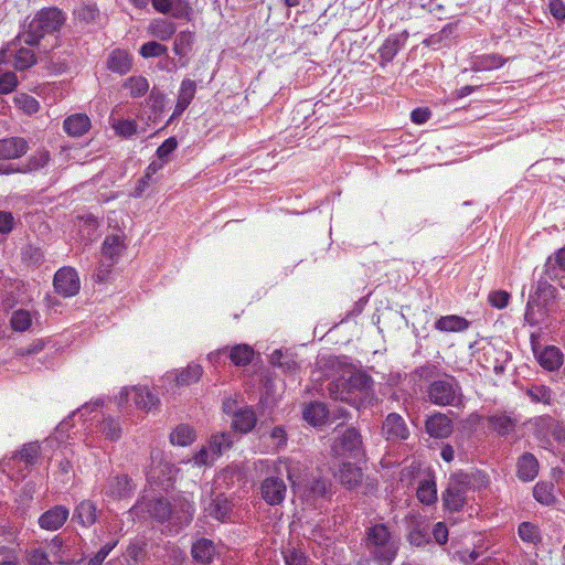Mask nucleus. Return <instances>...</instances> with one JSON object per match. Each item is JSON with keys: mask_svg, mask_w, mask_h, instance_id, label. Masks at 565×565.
<instances>
[{"mask_svg": "<svg viewBox=\"0 0 565 565\" xmlns=\"http://www.w3.org/2000/svg\"><path fill=\"white\" fill-rule=\"evenodd\" d=\"M231 433L216 434L211 437L209 443L211 452L220 456L223 451L228 450L233 446Z\"/></svg>", "mask_w": 565, "mask_h": 565, "instance_id": "a19ab883", "label": "nucleus"}, {"mask_svg": "<svg viewBox=\"0 0 565 565\" xmlns=\"http://www.w3.org/2000/svg\"><path fill=\"white\" fill-rule=\"evenodd\" d=\"M49 547H50V551L51 553L53 554V556L55 557V562L58 564V565H78L79 563L83 562V558L78 559V561H74V559H67L63 552H62V547H63V541L60 536H55L49 544Z\"/></svg>", "mask_w": 565, "mask_h": 565, "instance_id": "de8ad7c7", "label": "nucleus"}, {"mask_svg": "<svg viewBox=\"0 0 565 565\" xmlns=\"http://www.w3.org/2000/svg\"><path fill=\"white\" fill-rule=\"evenodd\" d=\"M29 150L28 141L22 137H8L0 139V160L21 158Z\"/></svg>", "mask_w": 565, "mask_h": 565, "instance_id": "f8f14e48", "label": "nucleus"}, {"mask_svg": "<svg viewBox=\"0 0 565 565\" xmlns=\"http://www.w3.org/2000/svg\"><path fill=\"white\" fill-rule=\"evenodd\" d=\"M137 513L148 512L149 515L158 521H164L172 518V507L170 502L162 498L142 499L132 508Z\"/></svg>", "mask_w": 565, "mask_h": 565, "instance_id": "1a4fd4ad", "label": "nucleus"}, {"mask_svg": "<svg viewBox=\"0 0 565 565\" xmlns=\"http://www.w3.org/2000/svg\"><path fill=\"white\" fill-rule=\"evenodd\" d=\"M178 147V140L175 137L168 138L162 145H160L156 151L159 160L167 162L170 153H172Z\"/></svg>", "mask_w": 565, "mask_h": 565, "instance_id": "680f3d73", "label": "nucleus"}, {"mask_svg": "<svg viewBox=\"0 0 565 565\" xmlns=\"http://www.w3.org/2000/svg\"><path fill=\"white\" fill-rule=\"evenodd\" d=\"M191 7L186 0H172L171 13L174 18H188Z\"/></svg>", "mask_w": 565, "mask_h": 565, "instance_id": "69168bd1", "label": "nucleus"}, {"mask_svg": "<svg viewBox=\"0 0 565 565\" xmlns=\"http://www.w3.org/2000/svg\"><path fill=\"white\" fill-rule=\"evenodd\" d=\"M193 513L194 507L186 500L174 503L172 507V519L181 525L188 524L192 520Z\"/></svg>", "mask_w": 565, "mask_h": 565, "instance_id": "58836bf2", "label": "nucleus"}, {"mask_svg": "<svg viewBox=\"0 0 565 565\" xmlns=\"http://www.w3.org/2000/svg\"><path fill=\"white\" fill-rule=\"evenodd\" d=\"M44 347H45V342L42 339H36V340L32 341L26 347L18 348L14 351V354L20 358L34 355V354L40 353L44 349Z\"/></svg>", "mask_w": 565, "mask_h": 565, "instance_id": "052dcab7", "label": "nucleus"}, {"mask_svg": "<svg viewBox=\"0 0 565 565\" xmlns=\"http://www.w3.org/2000/svg\"><path fill=\"white\" fill-rule=\"evenodd\" d=\"M34 63L35 56L30 49H17L15 44L12 43L0 51V64H10L15 70H26Z\"/></svg>", "mask_w": 565, "mask_h": 565, "instance_id": "423d86ee", "label": "nucleus"}, {"mask_svg": "<svg viewBox=\"0 0 565 565\" xmlns=\"http://www.w3.org/2000/svg\"><path fill=\"white\" fill-rule=\"evenodd\" d=\"M363 476L362 469L350 462L343 463L335 475L338 480L349 489L360 486L363 481Z\"/></svg>", "mask_w": 565, "mask_h": 565, "instance_id": "412c9836", "label": "nucleus"}, {"mask_svg": "<svg viewBox=\"0 0 565 565\" xmlns=\"http://www.w3.org/2000/svg\"><path fill=\"white\" fill-rule=\"evenodd\" d=\"M54 288L63 297L75 296L79 291L81 282L76 270L72 267L58 269L54 276Z\"/></svg>", "mask_w": 565, "mask_h": 565, "instance_id": "6e6552de", "label": "nucleus"}, {"mask_svg": "<svg viewBox=\"0 0 565 565\" xmlns=\"http://www.w3.org/2000/svg\"><path fill=\"white\" fill-rule=\"evenodd\" d=\"M36 316L38 312H31L25 309L14 310L10 318V326L17 332H24L31 328L33 318Z\"/></svg>", "mask_w": 565, "mask_h": 565, "instance_id": "473e14b6", "label": "nucleus"}, {"mask_svg": "<svg viewBox=\"0 0 565 565\" xmlns=\"http://www.w3.org/2000/svg\"><path fill=\"white\" fill-rule=\"evenodd\" d=\"M50 156L47 151H39L31 158H29L26 164L24 166V170L26 172L38 170L43 168L49 162Z\"/></svg>", "mask_w": 565, "mask_h": 565, "instance_id": "bf43d9fd", "label": "nucleus"}, {"mask_svg": "<svg viewBox=\"0 0 565 565\" xmlns=\"http://www.w3.org/2000/svg\"><path fill=\"white\" fill-rule=\"evenodd\" d=\"M98 510L92 500H82L74 509L73 520L84 527H89L96 523Z\"/></svg>", "mask_w": 565, "mask_h": 565, "instance_id": "a211bd4d", "label": "nucleus"}, {"mask_svg": "<svg viewBox=\"0 0 565 565\" xmlns=\"http://www.w3.org/2000/svg\"><path fill=\"white\" fill-rule=\"evenodd\" d=\"M505 60L498 54H489L477 57L471 66L473 72L491 71L503 66Z\"/></svg>", "mask_w": 565, "mask_h": 565, "instance_id": "f704fd0d", "label": "nucleus"}, {"mask_svg": "<svg viewBox=\"0 0 565 565\" xmlns=\"http://www.w3.org/2000/svg\"><path fill=\"white\" fill-rule=\"evenodd\" d=\"M345 381L350 393L352 391H366L372 386L373 383L371 376L360 371L352 373L349 380Z\"/></svg>", "mask_w": 565, "mask_h": 565, "instance_id": "c03bdc74", "label": "nucleus"}, {"mask_svg": "<svg viewBox=\"0 0 565 565\" xmlns=\"http://www.w3.org/2000/svg\"><path fill=\"white\" fill-rule=\"evenodd\" d=\"M203 370L199 364H190L186 367L175 370L170 375L178 386H188L196 383L202 376Z\"/></svg>", "mask_w": 565, "mask_h": 565, "instance_id": "b1692460", "label": "nucleus"}, {"mask_svg": "<svg viewBox=\"0 0 565 565\" xmlns=\"http://www.w3.org/2000/svg\"><path fill=\"white\" fill-rule=\"evenodd\" d=\"M113 128L116 132L124 137H130L137 131V124L135 120L130 119H118L114 120Z\"/></svg>", "mask_w": 565, "mask_h": 565, "instance_id": "6e6d98bb", "label": "nucleus"}, {"mask_svg": "<svg viewBox=\"0 0 565 565\" xmlns=\"http://www.w3.org/2000/svg\"><path fill=\"white\" fill-rule=\"evenodd\" d=\"M537 361L547 371L557 370L563 363V354L556 347H546L537 354Z\"/></svg>", "mask_w": 565, "mask_h": 565, "instance_id": "c85d7f7f", "label": "nucleus"}, {"mask_svg": "<svg viewBox=\"0 0 565 565\" xmlns=\"http://www.w3.org/2000/svg\"><path fill=\"white\" fill-rule=\"evenodd\" d=\"M121 394L132 399L135 405L142 411H151L159 404V398L146 386L125 388Z\"/></svg>", "mask_w": 565, "mask_h": 565, "instance_id": "ddd939ff", "label": "nucleus"}, {"mask_svg": "<svg viewBox=\"0 0 565 565\" xmlns=\"http://www.w3.org/2000/svg\"><path fill=\"white\" fill-rule=\"evenodd\" d=\"M327 406L321 402L309 403L302 412L303 419L312 426H321L328 418Z\"/></svg>", "mask_w": 565, "mask_h": 565, "instance_id": "393cba45", "label": "nucleus"}, {"mask_svg": "<svg viewBox=\"0 0 565 565\" xmlns=\"http://www.w3.org/2000/svg\"><path fill=\"white\" fill-rule=\"evenodd\" d=\"M430 403L438 406H461L463 394L459 382L451 375L431 382L427 387Z\"/></svg>", "mask_w": 565, "mask_h": 565, "instance_id": "7ed1b4c3", "label": "nucleus"}, {"mask_svg": "<svg viewBox=\"0 0 565 565\" xmlns=\"http://www.w3.org/2000/svg\"><path fill=\"white\" fill-rule=\"evenodd\" d=\"M14 105L26 115L36 114L40 109L39 102L31 95L25 93H18L13 97Z\"/></svg>", "mask_w": 565, "mask_h": 565, "instance_id": "ea45409f", "label": "nucleus"}, {"mask_svg": "<svg viewBox=\"0 0 565 565\" xmlns=\"http://www.w3.org/2000/svg\"><path fill=\"white\" fill-rule=\"evenodd\" d=\"M175 31V24L167 19H156L148 25V33L161 41L171 39Z\"/></svg>", "mask_w": 565, "mask_h": 565, "instance_id": "cd10ccee", "label": "nucleus"}, {"mask_svg": "<svg viewBox=\"0 0 565 565\" xmlns=\"http://www.w3.org/2000/svg\"><path fill=\"white\" fill-rule=\"evenodd\" d=\"M41 456V447L39 443H29L11 457L13 462H23L25 466H33Z\"/></svg>", "mask_w": 565, "mask_h": 565, "instance_id": "bb28decb", "label": "nucleus"}, {"mask_svg": "<svg viewBox=\"0 0 565 565\" xmlns=\"http://www.w3.org/2000/svg\"><path fill=\"white\" fill-rule=\"evenodd\" d=\"M192 556L196 562L202 564L211 563L215 555V547L212 541L201 539L192 545Z\"/></svg>", "mask_w": 565, "mask_h": 565, "instance_id": "c756f323", "label": "nucleus"}, {"mask_svg": "<svg viewBox=\"0 0 565 565\" xmlns=\"http://www.w3.org/2000/svg\"><path fill=\"white\" fill-rule=\"evenodd\" d=\"M126 249L124 233L107 235L103 243V256L113 265Z\"/></svg>", "mask_w": 565, "mask_h": 565, "instance_id": "aec40b11", "label": "nucleus"}, {"mask_svg": "<svg viewBox=\"0 0 565 565\" xmlns=\"http://www.w3.org/2000/svg\"><path fill=\"white\" fill-rule=\"evenodd\" d=\"M539 471V462L536 458L530 454H523L518 461V477L523 481L533 480Z\"/></svg>", "mask_w": 565, "mask_h": 565, "instance_id": "a878e982", "label": "nucleus"}, {"mask_svg": "<svg viewBox=\"0 0 565 565\" xmlns=\"http://www.w3.org/2000/svg\"><path fill=\"white\" fill-rule=\"evenodd\" d=\"M407 537L412 545L422 546L428 542V530L419 526L412 527Z\"/></svg>", "mask_w": 565, "mask_h": 565, "instance_id": "e2e57ef3", "label": "nucleus"}, {"mask_svg": "<svg viewBox=\"0 0 565 565\" xmlns=\"http://www.w3.org/2000/svg\"><path fill=\"white\" fill-rule=\"evenodd\" d=\"M135 492V484L128 475H116L106 480L102 493L113 500L129 498Z\"/></svg>", "mask_w": 565, "mask_h": 565, "instance_id": "0eeeda50", "label": "nucleus"}, {"mask_svg": "<svg viewBox=\"0 0 565 565\" xmlns=\"http://www.w3.org/2000/svg\"><path fill=\"white\" fill-rule=\"evenodd\" d=\"M195 440V431L189 425H179L171 434L170 441L173 445L185 447Z\"/></svg>", "mask_w": 565, "mask_h": 565, "instance_id": "4c0bfd02", "label": "nucleus"}, {"mask_svg": "<svg viewBox=\"0 0 565 565\" xmlns=\"http://www.w3.org/2000/svg\"><path fill=\"white\" fill-rule=\"evenodd\" d=\"M519 536L522 541L536 544L541 541L540 531L536 525L530 522H523L519 525Z\"/></svg>", "mask_w": 565, "mask_h": 565, "instance_id": "09e8293b", "label": "nucleus"}, {"mask_svg": "<svg viewBox=\"0 0 565 565\" xmlns=\"http://www.w3.org/2000/svg\"><path fill=\"white\" fill-rule=\"evenodd\" d=\"M526 393L533 402L543 404L551 402V390L544 385H533Z\"/></svg>", "mask_w": 565, "mask_h": 565, "instance_id": "5fc2aeb1", "label": "nucleus"}, {"mask_svg": "<svg viewBox=\"0 0 565 565\" xmlns=\"http://www.w3.org/2000/svg\"><path fill=\"white\" fill-rule=\"evenodd\" d=\"M287 487L280 477H268L260 484L262 498L269 505L280 504L286 497Z\"/></svg>", "mask_w": 565, "mask_h": 565, "instance_id": "9d476101", "label": "nucleus"}, {"mask_svg": "<svg viewBox=\"0 0 565 565\" xmlns=\"http://www.w3.org/2000/svg\"><path fill=\"white\" fill-rule=\"evenodd\" d=\"M99 15V10L96 6L87 4L83 6L77 10V17L79 20L85 21L87 23L96 21Z\"/></svg>", "mask_w": 565, "mask_h": 565, "instance_id": "0e129e2a", "label": "nucleus"}, {"mask_svg": "<svg viewBox=\"0 0 565 565\" xmlns=\"http://www.w3.org/2000/svg\"><path fill=\"white\" fill-rule=\"evenodd\" d=\"M196 93V83L192 79H183L180 85L178 100L169 122L174 118L182 115V113L189 107Z\"/></svg>", "mask_w": 565, "mask_h": 565, "instance_id": "f3484780", "label": "nucleus"}, {"mask_svg": "<svg viewBox=\"0 0 565 565\" xmlns=\"http://www.w3.org/2000/svg\"><path fill=\"white\" fill-rule=\"evenodd\" d=\"M553 262L554 264L562 270L565 271V246L562 247L561 249H558L554 256H551L548 257L547 262H546V275L552 278L554 275H553V271H554V267H553Z\"/></svg>", "mask_w": 565, "mask_h": 565, "instance_id": "4d7b16f0", "label": "nucleus"}, {"mask_svg": "<svg viewBox=\"0 0 565 565\" xmlns=\"http://www.w3.org/2000/svg\"><path fill=\"white\" fill-rule=\"evenodd\" d=\"M456 30H457V23H448L439 32L434 33L430 36H428L424 41V43L427 46L447 45L454 38Z\"/></svg>", "mask_w": 565, "mask_h": 565, "instance_id": "e433bc0d", "label": "nucleus"}, {"mask_svg": "<svg viewBox=\"0 0 565 565\" xmlns=\"http://www.w3.org/2000/svg\"><path fill=\"white\" fill-rule=\"evenodd\" d=\"M382 433L387 440L392 441L405 440L409 436L404 418L396 413H391L386 416L382 426Z\"/></svg>", "mask_w": 565, "mask_h": 565, "instance_id": "9b49d317", "label": "nucleus"}, {"mask_svg": "<svg viewBox=\"0 0 565 565\" xmlns=\"http://www.w3.org/2000/svg\"><path fill=\"white\" fill-rule=\"evenodd\" d=\"M490 427L499 435L504 436L514 431L518 419L504 413L494 414L488 419Z\"/></svg>", "mask_w": 565, "mask_h": 565, "instance_id": "7c9ffc66", "label": "nucleus"}, {"mask_svg": "<svg viewBox=\"0 0 565 565\" xmlns=\"http://www.w3.org/2000/svg\"><path fill=\"white\" fill-rule=\"evenodd\" d=\"M28 565H51L47 553L42 548H30L25 553Z\"/></svg>", "mask_w": 565, "mask_h": 565, "instance_id": "603ef678", "label": "nucleus"}, {"mask_svg": "<svg viewBox=\"0 0 565 565\" xmlns=\"http://www.w3.org/2000/svg\"><path fill=\"white\" fill-rule=\"evenodd\" d=\"M402 47V42L397 35L390 36L380 47V57L385 62H391Z\"/></svg>", "mask_w": 565, "mask_h": 565, "instance_id": "79ce46f5", "label": "nucleus"}, {"mask_svg": "<svg viewBox=\"0 0 565 565\" xmlns=\"http://www.w3.org/2000/svg\"><path fill=\"white\" fill-rule=\"evenodd\" d=\"M469 322L459 316H445L435 322V328L443 332H460L468 329Z\"/></svg>", "mask_w": 565, "mask_h": 565, "instance_id": "2f4dec72", "label": "nucleus"}, {"mask_svg": "<svg viewBox=\"0 0 565 565\" xmlns=\"http://www.w3.org/2000/svg\"><path fill=\"white\" fill-rule=\"evenodd\" d=\"M254 356V349L248 344H236L230 350V359L236 366L249 364Z\"/></svg>", "mask_w": 565, "mask_h": 565, "instance_id": "c9c22d12", "label": "nucleus"}, {"mask_svg": "<svg viewBox=\"0 0 565 565\" xmlns=\"http://www.w3.org/2000/svg\"><path fill=\"white\" fill-rule=\"evenodd\" d=\"M470 487L467 477H451L447 489L443 493L444 507L451 512L460 511L467 503V493Z\"/></svg>", "mask_w": 565, "mask_h": 565, "instance_id": "39448f33", "label": "nucleus"}, {"mask_svg": "<svg viewBox=\"0 0 565 565\" xmlns=\"http://www.w3.org/2000/svg\"><path fill=\"white\" fill-rule=\"evenodd\" d=\"M64 22L65 17L60 9H43L32 19L28 29L19 34L18 39L28 45H36L45 34L60 30Z\"/></svg>", "mask_w": 565, "mask_h": 565, "instance_id": "f03ea898", "label": "nucleus"}, {"mask_svg": "<svg viewBox=\"0 0 565 565\" xmlns=\"http://www.w3.org/2000/svg\"><path fill=\"white\" fill-rule=\"evenodd\" d=\"M425 428L433 438H447L452 433V422L447 415L435 413L426 419Z\"/></svg>", "mask_w": 565, "mask_h": 565, "instance_id": "4468645a", "label": "nucleus"}, {"mask_svg": "<svg viewBox=\"0 0 565 565\" xmlns=\"http://www.w3.org/2000/svg\"><path fill=\"white\" fill-rule=\"evenodd\" d=\"M15 225V220L12 213L0 211V234H9Z\"/></svg>", "mask_w": 565, "mask_h": 565, "instance_id": "338daca9", "label": "nucleus"}, {"mask_svg": "<svg viewBox=\"0 0 565 565\" xmlns=\"http://www.w3.org/2000/svg\"><path fill=\"white\" fill-rule=\"evenodd\" d=\"M556 288L544 281L540 282L536 290V297L527 301L524 315L525 321L531 326H539L547 319V305L555 298Z\"/></svg>", "mask_w": 565, "mask_h": 565, "instance_id": "20e7f679", "label": "nucleus"}, {"mask_svg": "<svg viewBox=\"0 0 565 565\" xmlns=\"http://www.w3.org/2000/svg\"><path fill=\"white\" fill-rule=\"evenodd\" d=\"M416 495L422 503L426 505L434 504L437 501L436 482L433 479L422 480L418 483Z\"/></svg>", "mask_w": 565, "mask_h": 565, "instance_id": "72a5a7b5", "label": "nucleus"}, {"mask_svg": "<svg viewBox=\"0 0 565 565\" xmlns=\"http://www.w3.org/2000/svg\"><path fill=\"white\" fill-rule=\"evenodd\" d=\"M553 486L551 483H537L533 489L534 498L543 503L551 504L554 501Z\"/></svg>", "mask_w": 565, "mask_h": 565, "instance_id": "3c124183", "label": "nucleus"}, {"mask_svg": "<svg viewBox=\"0 0 565 565\" xmlns=\"http://www.w3.org/2000/svg\"><path fill=\"white\" fill-rule=\"evenodd\" d=\"M168 51L167 46L163 44H160L156 41H150L145 43L140 50L139 53L142 57L149 58V57H156L166 54Z\"/></svg>", "mask_w": 565, "mask_h": 565, "instance_id": "864d4df0", "label": "nucleus"}, {"mask_svg": "<svg viewBox=\"0 0 565 565\" xmlns=\"http://www.w3.org/2000/svg\"><path fill=\"white\" fill-rule=\"evenodd\" d=\"M124 86L129 89L132 97L143 96L149 89V83L143 76H132L125 82Z\"/></svg>", "mask_w": 565, "mask_h": 565, "instance_id": "49530a36", "label": "nucleus"}, {"mask_svg": "<svg viewBox=\"0 0 565 565\" xmlns=\"http://www.w3.org/2000/svg\"><path fill=\"white\" fill-rule=\"evenodd\" d=\"M364 546L369 556L380 565H391L398 551L396 541L383 523L374 524L366 530Z\"/></svg>", "mask_w": 565, "mask_h": 565, "instance_id": "f257e3e1", "label": "nucleus"}, {"mask_svg": "<svg viewBox=\"0 0 565 565\" xmlns=\"http://www.w3.org/2000/svg\"><path fill=\"white\" fill-rule=\"evenodd\" d=\"M194 34L190 31L180 32L174 41L173 51L179 56H185L192 49Z\"/></svg>", "mask_w": 565, "mask_h": 565, "instance_id": "37998d69", "label": "nucleus"}, {"mask_svg": "<svg viewBox=\"0 0 565 565\" xmlns=\"http://www.w3.org/2000/svg\"><path fill=\"white\" fill-rule=\"evenodd\" d=\"M330 396L335 401L351 402L350 390L345 380L338 379L332 381L328 387Z\"/></svg>", "mask_w": 565, "mask_h": 565, "instance_id": "a18cd8bd", "label": "nucleus"}, {"mask_svg": "<svg viewBox=\"0 0 565 565\" xmlns=\"http://www.w3.org/2000/svg\"><path fill=\"white\" fill-rule=\"evenodd\" d=\"M99 431L110 440H117L120 437L121 428L117 420L113 418H105L99 424Z\"/></svg>", "mask_w": 565, "mask_h": 565, "instance_id": "8fccbe9b", "label": "nucleus"}, {"mask_svg": "<svg viewBox=\"0 0 565 565\" xmlns=\"http://www.w3.org/2000/svg\"><path fill=\"white\" fill-rule=\"evenodd\" d=\"M257 418L252 407L245 406L234 412L232 427L242 434L249 433L256 425Z\"/></svg>", "mask_w": 565, "mask_h": 565, "instance_id": "4be33fe9", "label": "nucleus"}, {"mask_svg": "<svg viewBox=\"0 0 565 565\" xmlns=\"http://www.w3.org/2000/svg\"><path fill=\"white\" fill-rule=\"evenodd\" d=\"M68 515L70 511L66 507L55 505L39 518V525L43 530L56 531L64 525Z\"/></svg>", "mask_w": 565, "mask_h": 565, "instance_id": "2eb2a0df", "label": "nucleus"}, {"mask_svg": "<svg viewBox=\"0 0 565 565\" xmlns=\"http://www.w3.org/2000/svg\"><path fill=\"white\" fill-rule=\"evenodd\" d=\"M132 67V57L130 53L122 49L113 50L107 58V68L114 73L124 75L130 72Z\"/></svg>", "mask_w": 565, "mask_h": 565, "instance_id": "6ab92c4d", "label": "nucleus"}, {"mask_svg": "<svg viewBox=\"0 0 565 565\" xmlns=\"http://www.w3.org/2000/svg\"><path fill=\"white\" fill-rule=\"evenodd\" d=\"M286 565H306L307 559L302 552L289 550L285 554Z\"/></svg>", "mask_w": 565, "mask_h": 565, "instance_id": "774afa93", "label": "nucleus"}, {"mask_svg": "<svg viewBox=\"0 0 565 565\" xmlns=\"http://www.w3.org/2000/svg\"><path fill=\"white\" fill-rule=\"evenodd\" d=\"M18 77L12 72L0 74V94H10L18 86Z\"/></svg>", "mask_w": 565, "mask_h": 565, "instance_id": "13d9d810", "label": "nucleus"}, {"mask_svg": "<svg viewBox=\"0 0 565 565\" xmlns=\"http://www.w3.org/2000/svg\"><path fill=\"white\" fill-rule=\"evenodd\" d=\"M64 130L73 137H81L90 128V119L85 114H74L64 120Z\"/></svg>", "mask_w": 565, "mask_h": 565, "instance_id": "5701e85b", "label": "nucleus"}, {"mask_svg": "<svg viewBox=\"0 0 565 565\" xmlns=\"http://www.w3.org/2000/svg\"><path fill=\"white\" fill-rule=\"evenodd\" d=\"M362 446L361 436L354 428L347 429L333 446L337 455H356Z\"/></svg>", "mask_w": 565, "mask_h": 565, "instance_id": "dca6fc26", "label": "nucleus"}]
</instances>
